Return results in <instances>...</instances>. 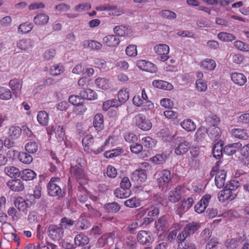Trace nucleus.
Listing matches in <instances>:
<instances>
[{"label":"nucleus","mask_w":249,"mask_h":249,"mask_svg":"<svg viewBox=\"0 0 249 249\" xmlns=\"http://www.w3.org/2000/svg\"><path fill=\"white\" fill-rule=\"evenodd\" d=\"M70 173L71 177L79 184L78 189H83L86 191V189L83 185L88 184L89 178L83 166L79 163L71 165L70 168Z\"/></svg>","instance_id":"nucleus-1"},{"label":"nucleus","mask_w":249,"mask_h":249,"mask_svg":"<svg viewBox=\"0 0 249 249\" xmlns=\"http://www.w3.org/2000/svg\"><path fill=\"white\" fill-rule=\"evenodd\" d=\"M61 179L59 177L51 178L48 184V192L49 196L57 197L58 199H62L65 196V192H63L59 185Z\"/></svg>","instance_id":"nucleus-2"},{"label":"nucleus","mask_w":249,"mask_h":249,"mask_svg":"<svg viewBox=\"0 0 249 249\" xmlns=\"http://www.w3.org/2000/svg\"><path fill=\"white\" fill-rule=\"evenodd\" d=\"M221 162L219 161H217L210 172L211 177L215 176V184L218 188H221L224 186L227 176L226 170H218L219 163Z\"/></svg>","instance_id":"nucleus-3"},{"label":"nucleus","mask_w":249,"mask_h":249,"mask_svg":"<svg viewBox=\"0 0 249 249\" xmlns=\"http://www.w3.org/2000/svg\"><path fill=\"white\" fill-rule=\"evenodd\" d=\"M172 176L170 170L164 169L158 174L157 182L160 188L166 190L172 183Z\"/></svg>","instance_id":"nucleus-4"},{"label":"nucleus","mask_w":249,"mask_h":249,"mask_svg":"<svg viewBox=\"0 0 249 249\" xmlns=\"http://www.w3.org/2000/svg\"><path fill=\"white\" fill-rule=\"evenodd\" d=\"M133 124L138 128L143 131L149 130L152 124L150 120L146 119L143 114H138L133 118Z\"/></svg>","instance_id":"nucleus-5"},{"label":"nucleus","mask_w":249,"mask_h":249,"mask_svg":"<svg viewBox=\"0 0 249 249\" xmlns=\"http://www.w3.org/2000/svg\"><path fill=\"white\" fill-rule=\"evenodd\" d=\"M189 143L184 138L178 137L175 141L174 149L175 153L178 156L183 155L189 149Z\"/></svg>","instance_id":"nucleus-6"},{"label":"nucleus","mask_w":249,"mask_h":249,"mask_svg":"<svg viewBox=\"0 0 249 249\" xmlns=\"http://www.w3.org/2000/svg\"><path fill=\"white\" fill-rule=\"evenodd\" d=\"M129 147L131 153L137 155L140 159H144L150 156V151L144 150L142 145L140 143H134L131 144Z\"/></svg>","instance_id":"nucleus-7"},{"label":"nucleus","mask_w":249,"mask_h":249,"mask_svg":"<svg viewBox=\"0 0 249 249\" xmlns=\"http://www.w3.org/2000/svg\"><path fill=\"white\" fill-rule=\"evenodd\" d=\"M48 236L53 241H59L64 235V230L61 226L51 225L48 231Z\"/></svg>","instance_id":"nucleus-8"},{"label":"nucleus","mask_w":249,"mask_h":249,"mask_svg":"<svg viewBox=\"0 0 249 249\" xmlns=\"http://www.w3.org/2000/svg\"><path fill=\"white\" fill-rule=\"evenodd\" d=\"M184 187L178 185L169 192L168 199L172 203H175L181 199L184 192Z\"/></svg>","instance_id":"nucleus-9"},{"label":"nucleus","mask_w":249,"mask_h":249,"mask_svg":"<svg viewBox=\"0 0 249 249\" xmlns=\"http://www.w3.org/2000/svg\"><path fill=\"white\" fill-rule=\"evenodd\" d=\"M154 50L156 53L160 55L158 59L164 62L168 59L169 56L168 55L169 52V47L164 44H160L155 46Z\"/></svg>","instance_id":"nucleus-10"},{"label":"nucleus","mask_w":249,"mask_h":249,"mask_svg":"<svg viewBox=\"0 0 249 249\" xmlns=\"http://www.w3.org/2000/svg\"><path fill=\"white\" fill-rule=\"evenodd\" d=\"M147 178V172L145 169H138L131 174V179L138 184L142 183L146 181Z\"/></svg>","instance_id":"nucleus-11"},{"label":"nucleus","mask_w":249,"mask_h":249,"mask_svg":"<svg viewBox=\"0 0 249 249\" xmlns=\"http://www.w3.org/2000/svg\"><path fill=\"white\" fill-rule=\"evenodd\" d=\"M9 86L11 89L12 94L16 97H18L21 93L22 88V81L18 78H14L10 80Z\"/></svg>","instance_id":"nucleus-12"},{"label":"nucleus","mask_w":249,"mask_h":249,"mask_svg":"<svg viewBox=\"0 0 249 249\" xmlns=\"http://www.w3.org/2000/svg\"><path fill=\"white\" fill-rule=\"evenodd\" d=\"M137 66L141 70L151 73L156 72L157 71V66L155 64L145 60L137 61Z\"/></svg>","instance_id":"nucleus-13"},{"label":"nucleus","mask_w":249,"mask_h":249,"mask_svg":"<svg viewBox=\"0 0 249 249\" xmlns=\"http://www.w3.org/2000/svg\"><path fill=\"white\" fill-rule=\"evenodd\" d=\"M210 194L205 195L201 200L195 205V210L198 213H203L207 207L211 198Z\"/></svg>","instance_id":"nucleus-14"},{"label":"nucleus","mask_w":249,"mask_h":249,"mask_svg":"<svg viewBox=\"0 0 249 249\" xmlns=\"http://www.w3.org/2000/svg\"><path fill=\"white\" fill-rule=\"evenodd\" d=\"M236 196V195L234 194L230 190H229L226 187L219 192L218 194V198L221 202H224L227 200H233Z\"/></svg>","instance_id":"nucleus-15"},{"label":"nucleus","mask_w":249,"mask_h":249,"mask_svg":"<svg viewBox=\"0 0 249 249\" xmlns=\"http://www.w3.org/2000/svg\"><path fill=\"white\" fill-rule=\"evenodd\" d=\"M231 78L235 84L239 86H244L247 81L246 76L241 72H233L231 73Z\"/></svg>","instance_id":"nucleus-16"},{"label":"nucleus","mask_w":249,"mask_h":249,"mask_svg":"<svg viewBox=\"0 0 249 249\" xmlns=\"http://www.w3.org/2000/svg\"><path fill=\"white\" fill-rule=\"evenodd\" d=\"M6 184L11 190L15 192L22 191L24 189V184L19 179L9 180L7 182Z\"/></svg>","instance_id":"nucleus-17"},{"label":"nucleus","mask_w":249,"mask_h":249,"mask_svg":"<svg viewBox=\"0 0 249 249\" xmlns=\"http://www.w3.org/2000/svg\"><path fill=\"white\" fill-rule=\"evenodd\" d=\"M103 140L100 138H95L92 145H90V150L87 153L98 154L104 150V146L101 145Z\"/></svg>","instance_id":"nucleus-18"},{"label":"nucleus","mask_w":249,"mask_h":249,"mask_svg":"<svg viewBox=\"0 0 249 249\" xmlns=\"http://www.w3.org/2000/svg\"><path fill=\"white\" fill-rule=\"evenodd\" d=\"M207 133L209 138L214 141L219 140L221 135L220 128L215 124L210 126L207 129Z\"/></svg>","instance_id":"nucleus-19"},{"label":"nucleus","mask_w":249,"mask_h":249,"mask_svg":"<svg viewBox=\"0 0 249 249\" xmlns=\"http://www.w3.org/2000/svg\"><path fill=\"white\" fill-rule=\"evenodd\" d=\"M103 42L105 45L109 47H113L118 46L120 42V40L117 36L111 35L104 37Z\"/></svg>","instance_id":"nucleus-20"},{"label":"nucleus","mask_w":249,"mask_h":249,"mask_svg":"<svg viewBox=\"0 0 249 249\" xmlns=\"http://www.w3.org/2000/svg\"><path fill=\"white\" fill-rule=\"evenodd\" d=\"M152 234L149 231H139L137 235L138 241L142 245H147L151 240Z\"/></svg>","instance_id":"nucleus-21"},{"label":"nucleus","mask_w":249,"mask_h":249,"mask_svg":"<svg viewBox=\"0 0 249 249\" xmlns=\"http://www.w3.org/2000/svg\"><path fill=\"white\" fill-rule=\"evenodd\" d=\"M95 84L98 88L103 90H107L111 86L109 79L104 77L96 78L95 80Z\"/></svg>","instance_id":"nucleus-22"},{"label":"nucleus","mask_w":249,"mask_h":249,"mask_svg":"<svg viewBox=\"0 0 249 249\" xmlns=\"http://www.w3.org/2000/svg\"><path fill=\"white\" fill-rule=\"evenodd\" d=\"M90 227V223L84 216H80L75 223L76 229L78 230H84L88 229Z\"/></svg>","instance_id":"nucleus-23"},{"label":"nucleus","mask_w":249,"mask_h":249,"mask_svg":"<svg viewBox=\"0 0 249 249\" xmlns=\"http://www.w3.org/2000/svg\"><path fill=\"white\" fill-rule=\"evenodd\" d=\"M49 17L43 13L37 14L34 18L33 21L37 25H45L48 22Z\"/></svg>","instance_id":"nucleus-24"},{"label":"nucleus","mask_w":249,"mask_h":249,"mask_svg":"<svg viewBox=\"0 0 249 249\" xmlns=\"http://www.w3.org/2000/svg\"><path fill=\"white\" fill-rule=\"evenodd\" d=\"M80 95L85 100H94L97 98V94L93 90L90 89H84L80 91Z\"/></svg>","instance_id":"nucleus-25"},{"label":"nucleus","mask_w":249,"mask_h":249,"mask_svg":"<svg viewBox=\"0 0 249 249\" xmlns=\"http://www.w3.org/2000/svg\"><path fill=\"white\" fill-rule=\"evenodd\" d=\"M131 191L125 189L120 186L114 191V196L119 199H124L128 197L131 195Z\"/></svg>","instance_id":"nucleus-26"},{"label":"nucleus","mask_w":249,"mask_h":249,"mask_svg":"<svg viewBox=\"0 0 249 249\" xmlns=\"http://www.w3.org/2000/svg\"><path fill=\"white\" fill-rule=\"evenodd\" d=\"M93 124L95 129L97 131L102 130L104 128V117L102 114L97 113L94 116Z\"/></svg>","instance_id":"nucleus-27"},{"label":"nucleus","mask_w":249,"mask_h":249,"mask_svg":"<svg viewBox=\"0 0 249 249\" xmlns=\"http://www.w3.org/2000/svg\"><path fill=\"white\" fill-rule=\"evenodd\" d=\"M194 203V199L192 197H190L187 198L186 200H184L181 205L179 206L178 208V213H182L187 211H188L192 206Z\"/></svg>","instance_id":"nucleus-28"},{"label":"nucleus","mask_w":249,"mask_h":249,"mask_svg":"<svg viewBox=\"0 0 249 249\" xmlns=\"http://www.w3.org/2000/svg\"><path fill=\"white\" fill-rule=\"evenodd\" d=\"M83 46L84 48H89L93 50H99L102 47L101 43L92 40H85L83 41Z\"/></svg>","instance_id":"nucleus-29"},{"label":"nucleus","mask_w":249,"mask_h":249,"mask_svg":"<svg viewBox=\"0 0 249 249\" xmlns=\"http://www.w3.org/2000/svg\"><path fill=\"white\" fill-rule=\"evenodd\" d=\"M152 85L156 88L164 90H169L173 88V86L171 83L161 80H154Z\"/></svg>","instance_id":"nucleus-30"},{"label":"nucleus","mask_w":249,"mask_h":249,"mask_svg":"<svg viewBox=\"0 0 249 249\" xmlns=\"http://www.w3.org/2000/svg\"><path fill=\"white\" fill-rule=\"evenodd\" d=\"M20 178L24 180H32L36 177L35 172L30 169H26L20 172Z\"/></svg>","instance_id":"nucleus-31"},{"label":"nucleus","mask_w":249,"mask_h":249,"mask_svg":"<svg viewBox=\"0 0 249 249\" xmlns=\"http://www.w3.org/2000/svg\"><path fill=\"white\" fill-rule=\"evenodd\" d=\"M231 134L235 138L240 140H247L249 137L247 130L244 129H232Z\"/></svg>","instance_id":"nucleus-32"},{"label":"nucleus","mask_w":249,"mask_h":249,"mask_svg":"<svg viewBox=\"0 0 249 249\" xmlns=\"http://www.w3.org/2000/svg\"><path fill=\"white\" fill-rule=\"evenodd\" d=\"M213 155L216 159H219L223 152V144L222 141L216 143L213 148Z\"/></svg>","instance_id":"nucleus-33"},{"label":"nucleus","mask_w":249,"mask_h":249,"mask_svg":"<svg viewBox=\"0 0 249 249\" xmlns=\"http://www.w3.org/2000/svg\"><path fill=\"white\" fill-rule=\"evenodd\" d=\"M74 243L76 246H84L89 244V238L83 234H79L74 237Z\"/></svg>","instance_id":"nucleus-34"},{"label":"nucleus","mask_w":249,"mask_h":249,"mask_svg":"<svg viewBox=\"0 0 249 249\" xmlns=\"http://www.w3.org/2000/svg\"><path fill=\"white\" fill-rule=\"evenodd\" d=\"M27 201L28 200H25L22 197H18L15 201V206L19 211L26 213L27 208L29 207Z\"/></svg>","instance_id":"nucleus-35"},{"label":"nucleus","mask_w":249,"mask_h":249,"mask_svg":"<svg viewBox=\"0 0 249 249\" xmlns=\"http://www.w3.org/2000/svg\"><path fill=\"white\" fill-rule=\"evenodd\" d=\"M4 171L6 175L12 178L19 177L20 175L19 169L14 166H6Z\"/></svg>","instance_id":"nucleus-36"},{"label":"nucleus","mask_w":249,"mask_h":249,"mask_svg":"<svg viewBox=\"0 0 249 249\" xmlns=\"http://www.w3.org/2000/svg\"><path fill=\"white\" fill-rule=\"evenodd\" d=\"M242 144L240 142H236L226 145L223 148V152L228 156L232 155L236 151V148L241 147Z\"/></svg>","instance_id":"nucleus-37"},{"label":"nucleus","mask_w":249,"mask_h":249,"mask_svg":"<svg viewBox=\"0 0 249 249\" xmlns=\"http://www.w3.org/2000/svg\"><path fill=\"white\" fill-rule=\"evenodd\" d=\"M95 139V138H94L90 134H88L83 138L82 142L84 149L86 152H87L89 151L90 150V145H92Z\"/></svg>","instance_id":"nucleus-38"},{"label":"nucleus","mask_w":249,"mask_h":249,"mask_svg":"<svg viewBox=\"0 0 249 249\" xmlns=\"http://www.w3.org/2000/svg\"><path fill=\"white\" fill-rule=\"evenodd\" d=\"M180 125L184 130L188 132L195 130L196 127V124L190 119L183 120L180 123Z\"/></svg>","instance_id":"nucleus-39"},{"label":"nucleus","mask_w":249,"mask_h":249,"mask_svg":"<svg viewBox=\"0 0 249 249\" xmlns=\"http://www.w3.org/2000/svg\"><path fill=\"white\" fill-rule=\"evenodd\" d=\"M22 130L19 126H12L8 130V135L12 140H16L19 138Z\"/></svg>","instance_id":"nucleus-40"},{"label":"nucleus","mask_w":249,"mask_h":249,"mask_svg":"<svg viewBox=\"0 0 249 249\" xmlns=\"http://www.w3.org/2000/svg\"><path fill=\"white\" fill-rule=\"evenodd\" d=\"M215 62L211 59H206L201 62V66L203 69L208 71H213L216 67Z\"/></svg>","instance_id":"nucleus-41"},{"label":"nucleus","mask_w":249,"mask_h":249,"mask_svg":"<svg viewBox=\"0 0 249 249\" xmlns=\"http://www.w3.org/2000/svg\"><path fill=\"white\" fill-rule=\"evenodd\" d=\"M37 120L41 125L46 126L49 122V115L45 111H40L37 115Z\"/></svg>","instance_id":"nucleus-42"},{"label":"nucleus","mask_w":249,"mask_h":249,"mask_svg":"<svg viewBox=\"0 0 249 249\" xmlns=\"http://www.w3.org/2000/svg\"><path fill=\"white\" fill-rule=\"evenodd\" d=\"M12 97V93L8 88L0 86V99L8 101Z\"/></svg>","instance_id":"nucleus-43"},{"label":"nucleus","mask_w":249,"mask_h":249,"mask_svg":"<svg viewBox=\"0 0 249 249\" xmlns=\"http://www.w3.org/2000/svg\"><path fill=\"white\" fill-rule=\"evenodd\" d=\"M18 160L23 163L30 164L33 161V157L30 153L25 152H20L18 155Z\"/></svg>","instance_id":"nucleus-44"},{"label":"nucleus","mask_w":249,"mask_h":249,"mask_svg":"<svg viewBox=\"0 0 249 249\" xmlns=\"http://www.w3.org/2000/svg\"><path fill=\"white\" fill-rule=\"evenodd\" d=\"M124 204L127 207L137 208L141 205V200L136 197H132L125 200Z\"/></svg>","instance_id":"nucleus-45"},{"label":"nucleus","mask_w":249,"mask_h":249,"mask_svg":"<svg viewBox=\"0 0 249 249\" xmlns=\"http://www.w3.org/2000/svg\"><path fill=\"white\" fill-rule=\"evenodd\" d=\"M144 146L150 149L154 148L157 144V141L150 137H144L142 139Z\"/></svg>","instance_id":"nucleus-46"},{"label":"nucleus","mask_w":249,"mask_h":249,"mask_svg":"<svg viewBox=\"0 0 249 249\" xmlns=\"http://www.w3.org/2000/svg\"><path fill=\"white\" fill-rule=\"evenodd\" d=\"M167 224V220L164 216L160 217L155 222V227L158 231H163Z\"/></svg>","instance_id":"nucleus-47"},{"label":"nucleus","mask_w":249,"mask_h":249,"mask_svg":"<svg viewBox=\"0 0 249 249\" xmlns=\"http://www.w3.org/2000/svg\"><path fill=\"white\" fill-rule=\"evenodd\" d=\"M199 227L200 226L198 223L193 222L187 224L184 228V230L189 235H190L193 234L197 231Z\"/></svg>","instance_id":"nucleus-48"},{"label":"nucleus","mask_w":249,"mask_h":249,"mask_svg":"<svg viewBox=\"0 0 249 249\" xmlns=\"http://www.w3.org/2000/svg\"><path fill=\"white\" fill-rule=\"evenodd\" d=\"M120 106L119 101L116 99L108 100L103 103V109L107 111L111 107H118Z\"/></svg>","instance_id":"nucleus-49"},{"label":"nucleus","mask_w":249,"mask_h":249,"mask_svg":"<svg viewBox=\"0 0 249 249\" xmlns=\"http://www.w3.org/2000/svg\"><path fill=\"white\" fill-rule=\"evenodd\" d=\"M104 207L107 212L111 213H116L121 209L120 205L115 202L107 203L105 205Z\"/></svg>","instance_id":"nucleus-50"},{"label":"nucleus","mask_w":249,"mask_h":249,"mask_svg":"<svg viewBox=\"0 0 249 249\" xmlns=\"http://www.w3.org/2000/svg\"><path fill=\"white\" fill-rule=\"evenodd\" d=\"M33 28V25L31 23L24 22L20 24L18 27V31L21 34H27L30 32Z\"/></svg>","instance_id":"nucleus-51"},{"label":"nucleus","mask_w":249,"mask_h":249,"mask_svg":"<svg viewBox=\"0 0 249 249\" xmlns=\"http://www.w3.org/2000/svg\"><path fill=\"white\" fill-rule=\"evenodd\" d=\"M25 150L30 154L36 153L38 150V145L35 142H27L25 145Z\"/></svg>","instance_id":"nucleus-52"},{"label":"nucleus","mask_w":249,"mask_h":249,"mask_svg":"<svg viewBox=\"0 0 249 249\" xmlns=\"http://www.w3.org/2000/svg\"><path fill=\"white\" fill-rule=\"evenodd\" d=\"M166 158V155L159 154L150 158V160L156 164H160L165 161Z\"/></svg>","instance_id":"nucleus-53"},{"label":"nucleus","mask_w":249,"mask_h":249,"mask_svg":"<svg viewBox=\"0 0 249 249\" xmlns=\"http://www.w3.org/2000/svg\"><path fill=\"white\" fill-rule=\"evenodd\" d=\"M218 38L224 41H231L235 39V37L231 34L221 32L218 34Z\"/></svg>","instance_id":"nucleus-54"},{"label":"nucleus","mask_w":249,"mask_h":249,"mask_svg":"<svg viewBox=\"0 0 249 249\" xmlns=\"http://www.w3.org/2000/svg\"><path fill=\"white\" fill-rule=\"evenodd\" d=\"M64 68L62 65L56 64L53 65L50 69V72L51 75H58L63 72Z\"/></svg>","instance_id":"nucleus-55"},{"label":"nucleus","mask_w":249,"mask_h":249,"mask_svg":"<svg viewBox=\"0 0 249 249\" xmlns=\"http://www.w3.org/2000/svg\"><path fill=\"white\" fill-rule=\"evenodd\" d=\"M118 101L119 104H123L125 103L129 98V94L128 91L126 90L121 89L118 94Z\"/></svg>","instance_id":"nucleus-56"},{"label":"nucleus","mask_w":249,"mask_h":249,"mask_svg":"<svg viewBox=\"0 0 249 249\" xmlns=\"http://www.w3.org/2000/svg\"><path fill=\"white\" fill-rule=\"evenodd\" d=\"M69 102L74 106L84 103V99L81 96L72 95L69 98Z\"/></svg>","instance_id":"nucleus-57"},{"label":"nucleus","mask_w":249,"mask_h":249,"mask_svg":"<svg viewBox=\"0 0 249 249\" xmlns=\"http://www.w3.org/2000/svg\"><path fill=\"white\" fill-rule=\"evenodd\" d=\"M207 130L204 126L200 127L196 132L195 137L196 141L199 142L204 139Z\"/></svg>","instance_id":"nucleus-58"},{"label":"nucleus","mask_w":249,"mask_h":249,"mask_svg":"<svg viewBox=\"0 0 249 249\" xmlns=\"http://www.w3.org/2000/svg\"><path fill=\"white\" fill-rule=\"evenodd\" d=\"M18 47L21 50H27L31 47V41L27 39H20L18 43Z\"/></svg>","instance_id":"nucleus-59"},{"label":"nucleus","mask_w":249,"mask_h":249,"mask_svg":"<svg viewBox=\"0 0 249 249\" xmlns=\"http://www.w3.org/2000/svg\"><path fill=\"white\" fill-rule=\"evenodd\" d=\"M113 31L116 34L119 36H123L127 34V28L123 25L115 26Z\"/></svg>","instance_id":"nucleus-60"},{"label":"nucleus","mask_w":249,"mask_h":249,"mask_svg":"<svg viewBox=\"0 0 249 249\" xmlns=\"http://www.w3.org/2000/svg\"><path fill=\"white\" fill-rule=\"evenodd\" d=\"M240 186V182L236 180H231L226 184V187L231 192L237 190Z\"/></svg>","instance_id":"nucleus-61"},{"label":"nucleus","mask_w":249,"mask_h":249,"mask_svg":"<svg viewBox=\"0 0 249 249\" xmlns=\"http://www.w3.org/2000/svg\"><path fill=\"white\" fill-rule=\"evenodd\" d=\"M219 242L217 238L213 237L211 238L206 244L205 249H217Z\"/></svg>","instance_id":"nucleus-62"},{"label":"nucleus","mask_w":249,"mask_h":249,"mask_svg":"<svg viewBox=\"0 0 249 249\" xmlns=\"http://www.w3.org/2000/svg\"><path fill=\"white\" fill-rule=\"evenodd\" d=\"M234 44L235 47L240 51L244 52L249 51V46L241 41H235Z\"/></svg>","instance_id":"nucleus-63"},{"label":"nucleus","mask_w":249,"mask_h":249,"mask_svg":"<svg viewBox=\"0 0 249 249\" xmlns=\"http://www.w3.org/2000/svg\"><path fill=\"white\" fill-rule=\"evenodd\" d=\"M126 54L129 56H135L137 54V47L134 45L128 46L125 49Z\"/></svg>","instance_id":"nucleus-64"}]
</instances>
